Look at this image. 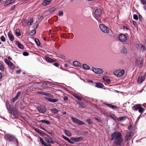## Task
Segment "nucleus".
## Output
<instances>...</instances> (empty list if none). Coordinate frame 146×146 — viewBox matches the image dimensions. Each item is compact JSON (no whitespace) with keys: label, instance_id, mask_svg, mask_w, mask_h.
Listing matches in <instances>:
<instances>
[{"label":"nucleus","instance_id":"1","mask_svg":"<svg viewBox=\"0 0 146 146\" xmlns=\"http://www.w3.org/2000/svg\"><path fill=\"white\" fill-rule=\"evenodd\" d=\"M110 140H114V143L116 146H121L123 139L121 133L118 131H115L111 135Z\"/></svg>","mask_w":146,"mask_h":146},{"label":"nucleus","instance_id":"2","mask_svg":"<svg viewBox=\"0 0 146 146\" xmlns=\"http://www.w3.org/2000/svg\"><path fill=\"white\" fill-rule=\"evenodd\" d=\"M4 138L7 142H13L17 146H18L19 145V142L17 139L13 135L11 134H6L4 135Z\"/></svg>","mask_w":146,"mask_h":146},{"label":"nucleus","instance_id":"3","mask_svg":"<svg viewBox=\"0 0 146 146\" xmlns=\"http://www.w3.org/2000/svg\"><path fill=\"white\" fill-rule=\"evenodd\" d=\"M102 13V10L100 9H97L95 10L94 14L93 13V15L94 17L98 21V19L100 17Z\"/></svg>","mask_w":146,"mask_h":146},{"label":"nucleus","instance_id":"4","mask_svg":"<svg viewBox=\"0 0 146 146\" xmlns=\"http://www.w3.org/2000/svg\"><path fill=\"white\" fill-rule=\"evenodd\" d=\"M99 27L101 31L104 33H108L109 32L110 29L109 28L104 24H100Z\"/></svg>","mask_w":146,"mask_h":146},{"label":"nucleus","instance_id":"5","mask_svg":"<svg viewBox=\"0 0 146 146\" xmlns=\"http://www.w3.org/2000/svg\"><path fill=\"white\" fill-rule=\"evenodd\" d=\"M125 73V71L124 70H122L121 71L118 70L113 72V74L115 75L117 77H120L122 76Z\"/></svg>","mask_w":146,"mask_h":146},{"label":"nucleus","instance_id":"6","mask_svg":"<svg viewBox=\"0 0 146 146\" xmlns=\"http://www.w3.org/2000/svg\"><path fill=\"white\" fill-rule=\"evenodd\" d=\"M72 121L74 123L78 125H82L84 124V123L80 120L75 117H72L71 118Z\"/></svg>","mask_w":146,"mask_h":146},{"label":"nucleus","instance_id":"7","mask_svg":"<svg viewBox=\"0 0 146 146\" xmlns=\"http://www.w3.org/2000/svg\"><path fill=\"white\" fill-rule=\"evenodd\" d=\"M119 40L122 42H125L127 39V37L125 34L120 33L118 36Z\"/></svg>","mask_w":146,"mask_h":146},{"label":"nucleus","instance_id":"8","mask_svg":"<svg viewBox=\"0 0 146 146\" xmlns=\"http://www.w3.org/2000/svg\"><path fill=\"white\" fill-rule=\"evenodd\" d=\"M83 137L81 136L76 138L71 137L70 138L71 141L73 142H77L83 140Z\"/></svg>","mask_w":146,"mask_h":146},{"label":"nucleus","instance_id":"9","mask_svg":"<svg viewBox=\"0 0 146 146\" xmlns=\"http://www.w3.org/2000/svg\"><path fill=\"white\" fill-rule=\"evenodd\" d=\"M136 63L138 66L141 67L142 66L143 64V60L141 57L137 58L136 60Z\"/></svg>","mask_w":146,"mask_h":146},{"label":"nucleus","instance_id":"10","mask_svg":"<svg viewBox=\"0 0 146 146\" xmlns=\"http://www.w3.org/2000/svg\"><path fill=\"white\" fill-rule=\"evenodd\" d=\"M92 70L95 73L97 74H101L103 72V70L101 68H95L94 67L92 68Z\"/></svg>","mask_w":146,"mask_h":146},{"label":"nucleus","instance_id":"11","mask_svg":"<svg viewBox=\"0 0 146 146\" xmlns=\"http://www.w3.org/2000/svg\"><path fill=\"white\" fill-rule=\"evenodd\" d=\"M37 109L40 113H44L46 111V108L44 107L41 106L38 107H37Z\"/></svg>","mask_w":146,"mask_h":146},{"label":"nucleus","instance_id":"12","mask_svg":"<svg viewBox=\"0 0 146 146\" xmlns=\"http://www.w3.org/2000/svg\"><path fill=\"white\" fill-rule=\"evenodd\" d=\"M7 35L9 39L11 41H13L14 40V37L11 31L8 32Z\"/></svg>","mask_w":146,"mask_h":146},{"label":"nucleus","instance_id":"13","mask_svg":"<svg viewBox=\"0 0 146 146\" xmlns=\"http://www.w3.org/2000/svg\"><path fill=\"white\" fill-rule=\"evenodd\" d=\"M52 0H44L43 1L42 5L44 6L48 5L51 2Z\"/></svg>","mask_w":146,"mask_h":146},{"label":"nucleus","instance_id":"14","mask_svg":"<svg viewBox=\"0 0 146 146\" xmlns=\"http://www.w3.org/2000/svg\"><path fill=\"white\" fill-rule=\"evenodd\" d=\"M145 76H141L140 75L138 77L137 82L139 83H141L145 80Z\"/></svg>","mask_w":146,"mask_h":146},{"label":"nucleus","instance_id":"15","mask_svg":"<svg viewBox=\"0 0 146 146\" xmlns=\"http://www.w3.org/2000/svg\"><path fill=\"white\" fill-rule=\"evenodd\" d=\"M45 98L46 101H49L53 103L56 102L58 101V100L56 99H52L51 98Z\"/></svg>","mask_w":146,"mask_h":146},{"label":"nucleus","instance_id":"16","mask_svg":"<svg viewBox=\"0 0 146 146\" xmlns=\"http://www.w3.org/2000/svg\"><path fill=\"white\" fill-rule=\"evenodd\" d=\"M95 87L98 88H101L103 87L104 85L100 82H95Z\"/></svg>","mask_w":146,"mask_h":146},{"label":"nucleus","instance_id":"17","mask_svg":"<svg viewBox=\"0 0 146 146\" xmlns=\"http://www.w3.org/2000/svg\"><path fill=\"white\" fill-rule=\"evenodd\" d=\"M131 138V133L129 132L127 133L125 137V141H127L130 140Z\"/></svg>","mask_w":146,"mask_h":146},{"label":"nucleus","instance_id":"18","mask_svg":"<svg viewBox=\"0 0 146 146\" xmlns=\"http://www.w3.org/2000/svg\"><path fill=\"white\" fill-rule=\"evenodd\" d=\"M104 104L109 108L113 109H116L118 108L115 105H113L109 104Z\"/></svg>","mask_w":146,"mask_h":146},{"label":"nucleus","instance_id":"19","mask_svg":"<svg viewBox=\"0 0 146 146\" xmlns=\"http://www.w3.org/2000/svg\"><path fill=\"white\" fill-rule=\"evenodd\" d=\"M44 140L45 141L49 143L54 144V142L52 141L51 139H50L49 138L45 137L44 138Z\"/></svg>","mask_w":146,"mask_h":146},{"label":"nucleus","instance_id":"20","mask_svg":"<svg viewBox=\"0 0 146 146\" xmlns=\"http://www.w3.org/2000/svg\"><path fill=\"white\" fill-rule=\"evenodd\" d=\"M11 113H12L13 116L15 118H18V115L17 114V112L16 110H14Z\"/></svg>","mask_w":146,"mask_h":146},{"label":"nucleus","instance_id":"21","mask_svg":"<svg viewBox=\"0 0 146 146\" xmlns=\"http://www.w3.org/2000/svg\"><path fill=\"white\" fill-rule=\"evenodd\" d=\"M58 58H60L64 60L65 62H67L68 61L67 58H66L65 56L62 54H59L58 56Z\"/></svg>","mask_w":146,"mask_h":146},{"label":"nucleus","instance_id":"22","mask_svg":"<svg viewBox=\"0 0 146 146\" xmlns=\"http://www.w3.org/2000/svg\"><path fill=\"white\" fill-rule=\"evenodd\" d=\"M45 59L47 62L50 63L53 62L55 61V60H53L48 57H45Z\"/></svg>","mask_w":146,"mask_h":146},{"label":"nucleus","instance_id":"23","mask_svg":"<svg viewBox=\"0 0 146 146\" xmlns=\"http://www.w3.org/2000/svg\"><path fill=\"white\" fill-rule=\"evenodd\" d=\"M73 64L74 66H76L80 67L81 66V64L77 61H73Z\"/></svg>","mask_w":146,"mask_h":146},{"label":"nucleus","instance_id":"24","mask_svg":"<svg viewBox=\"0 0 146 146\" xmlns=\"http://www.w3.org/2000/svg\"><path fill=\"white\" fill-rule=\"evenodd\" d=\"M16 44H17L18 47L20 49H23L24 48L23 46L21 44L19 41H17L16 42Z\"/></svg>","mask_w":146,"mask_h":146},{"label":"nucleus","instance_id":"25","mask_svg":"<svg viewBox=\"0 0 146 146\" xmlns=\"http://www.w3.org/2000/svg\"><path fill=\"white\" fill-rule=\"evenodd\" d=\"M62 137L65 140L67 141L69 143H71V144H73L74 143V142H72L70 139H69V138L66 136H65L64 135H62Z\"/></svg>","mask_w":146,"mask_h":146},{"label":"nucleus","instance_id":"26","mask_svg":"<svg viewBox=\"0 0 146 146\" xmlns=\"http://www.w3.org/2000/svg\"><path fill=\"white\" fill-rule=\"evenodd\" d=\"M15 34L17 36H20L21 35L20 30L19 29H16L15 32Z\"/></svg>","mask_w":146,"mask_h":146},{"label":"nucleus","instance_id":"27","mask_svg":"<svg viewBox=\"0 0 146 146\" xmlns=\"http://www.w3.org/2000/svg\"><path fill=\"white\" fill-rule=\"evenodd\" d=\"M141 104H138L135 105L132 107V109L134 110H137L138 109H139V107H140Z\"/></svg>","mask_w":146,"mask_h":146},{"label":"nucleus","instance_id":"28","mask_svg":"<svg viewBox=\"0 0 146 146\" xmlns=\"http://www.w3.org/2000/svg\"><path fill=\"white\" fill-rule=\"evenodd\" d=\"M141 3L144 5H145L143 7L144 9L146 10V0H140Z\"/></svg>","mask_w":146,"mask_h":146},{"label":"nucleus","instance_id":"29","mask_svg":"<svg viewBox=\"0 0 146 146\" xmlns=\"http://www.w3.org/2000/svg\"><path fill=\"white\" fill-rule=\"evenodd\" d=\"M36 33V31L35 29H33L30 31L29 34V35L31 36H33Z\"/></svg>","mask_w":146,"mask_h":146},{"label":"nucleus","instance_id":"30","mask_svg":"<svg viewBox=\"0 0 146 146\" xmlns=\"http://www.w3.org/2000/svg\"><path fill=\"white\" fill-rule=\"evenodd\" d=\"M64 131L66 135L67 136L70 137L71 136V133L68 131L66 129H64Z\"/></svg>","mask_w":146,"mask_h":146},{"label":"nucleus","instance_id":"31","mask_svg":"<svg viewBox=\"0 0 146 146\" xmlns=\"http://www.w3.org/2000/svg\"><path fill=\"white\" fill-rule=\"evenodd\" d=\"M127 117H126L124 116H122L121 117H120L118 118L117 119L118 121H124L126 119Z\"/></svg>","mask_w":146,"mask_h":146},{"label":"nucleus","instance_id":"32","mask_svg":"<svg viewBox=\"0 0 146 146\" xmlns=\"http://www.w3.org/2000/svg\"><path fill=\"white\" fill-rule=\"evenodd\" d=\"M121 52L123 54H127V50L125 47H122L121 50Z\"/></svg>","mask_w":146,"mask_h":146},{"label":"nucleus","instance_id":"33","mask_svg":"<svg viewBox=\"0 0 146 146\" xmlns=\"http://www.w3.org/2000/svg\"><path fill=\"white\" fill-rule=\"evenodd\" d=\"M83 68L85 70H88L90 69V67L86 64H83L82 65Z\"/></svg>","mask_w":146,"mask_h":146},{"label":"nucleus","instance_id":"34","mask_svg":"<svg viewBox=\"0 0 146 146\" xmlns=\"http://www.w3.org/2000/svg\"><path fill=\"white\" fill-rule=\"evenodd\" d=\"M33 19L32 18H30L27 22V24L31 25L33 22Z\"/></svg>","mask_w":146,"mask_h":146},{"label":"nucleus","instance_id":"35","mask_svg":"<svg viewBox=\"0 0 146 146\" xmlns=\"http://www.w3.org/2000/svg\"><path fill=\"white\" fill-rule=\"evenodd\" d=\"M0 70L1 72H3L4 70V68L2 62L0 61Z\"/></svg>","mask_w":146,"mask_h":146},{"label":"nucleus","instance_id":"36","mask_svg":"<svg viewBox=\"0 0 146 146\" xmlns=\"http://www.w3.org/2000/svg\"><path fill=\"white\" fill-rule=\"evenodd\" d=\"M103 79L104 80L106 81L107 83H109L110 82V79H108L106 76H104L103 77Z\"/></svg>","mask_w":146,"mask_h":146},{"label":"nucleus","instance_id":"37","mask_svg":"<svg viewBox=\"0 0 146 146\" xmlns=\"http://www.w3.org/2000/svg\"><path fill=\"white\" fill-rule=\"evenodd\" d=\"M51 111L52 113H55V114H57L58 112V110L55 108H53L52 109Z\"/></svg>","mask_w":146,"mask_h":146},{"label":"nucleus","instance_id":"38","mask_svg":"<svg viewBox=\"0 0 146 146\" xmlns=\"http://www.w3.org/2000/svg\"><path fill=\"white\" fill-rule=\"evenodd\" d=\"M35 41L38 46H39L40 45V43L38 39L35 38Z\"/></svg>","mask_w":146,"mask_h":146},{"label":"nucleus","instance_id":"39","mask_svg":"<svg viewBox=\"0 0 146 146\" xmlns=\"http://www.w3.org/2000/svg\"><path fill=\"white\" fill-rule=\"evenodd\" d=\"M144 109L141 107V105L140 107L139 108V113H142L143 112Z\"/></svg>","mask_w":146,"mask_h":146},{"label":"nucleus","instance_id":"40","mask_svg":"<svg viewBox=\"0 0 146 146\" xmlns=\"http://www.w3.org/2000/svg\"><path fill=\"white\" fill-rule=\"evenodd\" d=\"M73 95L78 100L80 101L81 100V98L79 96H78L77 94H74Z\"/></svg>","mask_w":146,"mask_h":146},{"label":"nucleus","instance_id":"41","mask_svg":"<svg viewBox=\"0 0 146 146\" xmlns=\"http://www.w3.org/2000/svg\"><path fill=\"white\" fill-rule=\"evenodd\" d=\"M11 4L9 0H6L4 4V6L6 7L8 5Z\"/></svg>","mask_w":146,"mask_h":146},{"label":"nucleus","instance_id":"42","mask_svg":"<svg viewBox=\"0 0 146 146\" xmlns=\"http://www.w3.org/2000/svg\"><path fill=\"white\" fill-rule=\"evenodd\" d=\"M110 117H111L113 119L115 120L116 119V117L115 116V115L113 114H111L110 115Z\"/></svg>","mask_w":146,"mask_h":146},{"label":"nucleus","instance_id":"43","mask_svg":"<svg viewBox=\"0 0 146 146\" xmlns=\"http://www.w3.org/2000/svg\"><path fill=\"white\" fill-rule=\"evenodd\" d=\"M86 121L89 124L92 125V122H91L90 119H88L86 120Z\"/></svg>","mask_w":146,"mask_h":146},{"label":"nucleus","instance_id":"44","mask_svg":"<svg viewBox=\"0 0 146 146\" xmlns=\"http://www.w3.org/2000/svg\"><path fill=\"white\" fill-rule=\"evenodd\" d=\"M40 128L42 129V130H44V131H45L47 132V133H48L49 134H52L51 133H49V132H48L45 129V128L43 127H42L41 126H40V127H39Z\"/></svg>","mask_w":146,"mask_h":146},{"label":"nucleus","instance_id":"45","mask_svg":"<svg viewBox=\"0 0 146 146\" xmlns=\"http://www.w3.org/2000/svg\"><path fill=\"white\" fill-rule=\"evenodd\" d=\"M9 109L10 111L11 112L14 110V108L13 107L12 105H9Z\"/></svg>","mask_w":146,"mask_h":146},{"label":"nucleus","instance_id":"46","mask_svg":"<svg viewBox=\"0 0 146 146\" xmlns=\"http://www.w3.org/2000/svg\"><path fill=\"white\" fill-rule=\"evenodd\" d=\"M133 18L135 20H137L138 19V16L136 14H135L133 15Z\"/></svg>","mask_w":146,"mask_h":146},{"label":"nucleus","instance_id":"47","mask_svg":"<svg viewBox=\"0 0 146 146\" xmlns=\"http://www.w3.org/2000/svg\"><path fill=\"white\" fill-rule=\"evenodd\" d=\"M88 81L91 83V85L92 86H94L95 85V82H94L92 80H88Z\"/></svg>","mask_w":146,"mask_h":146},{"label":"nucleus","instance_id":"48","mask_svg":"<svg viewBox=\"0 0 146 146\" xmlns=\"http://www.w3.org/2000/svg\"><path fill=\"white\" fill-rule=\"evenodd\" d=\"M1 40L3 42H5V39L3 36H2L1 37Z\"/></svg>","mask_w":146,"mask_h":146},{"label":"nucleus","instance_id":"49","mask_svg":"<svg viewBox=\"0 0 146 146\" xmlns=\"http://www.w3.org/2000/svg\"><path fill=\"white\" fill-rule=\"evenodd\" d=\"M23 54L25 56H28L29 54L28 52H23Z\"/></svg>","mask_w":146,"mask_h":146},{"label":"nucleus","instance_id":"50","mask_svg":"<svg viewBox=\"0 0 146 146\" xmlns=\"http://www.w3.org/2000/svg\"><path fill=\"white\" fill-rule=\"evenodd\" d=\"M9 66H10L11 68H14V66L12 63H11V62H10L9 64Z\"/></svg>","mask_w":146,"mask_h":146},{"label":"nucleus","instance_id":"51","mask_svg":"<svg viewBox=\"0 0 146 146\" xmlns=\"http://www.w3.org/2000/svg\"><path fill=\"white\" fill-rule=\"evenodd\" d=\"M56 10V9L54 7H52L50 9V12L51 13H53L54 11Z\"/></svg>","mask_w":146,"mask_h":146},{"label":"nucleus","instance_id":"52","mask_svg":"<svg viewBox=\"0 0 146 146\" xmlns=\"http://www.w3.org/2000/svg\"><path fill=\"white\" fill-rule=\"evenodd\" d=\"M17 99V97H15L12 99L11 101L13 102V103H14Z\"/></svg>","mask_w":146,"mask_h":146},{"label":"nucleus","instance_id":"53","mask_svg":"<svg viewBox=\"0 0 146 146\" xmlns=\"http://www.w3.org/2000/svg\"><path fill=\"white\" fill-rule=\"evenodd\" d=\"M15 5H14L12 6L11 7L10 9V11H12L15 8Z\"/></svg>","mask_w":146,"mask_h":146},{"label":"nucleus","instance_id":"54","mask_svg":"<svg viewBox=\"0 0 146 146\" xmlns=\"http://www.w3.org/2000/svg\"><path fill=\"white\" fill-rule=\"evenodd\" d=\"M21 94V92H17L16 95L15 96V97H17V98H18L19 97V96Z\"/></svg>","mask_w":146,"mask_h":146},{"label":"nucleus","instance_id":"55","mask_svg":"<svg viewBox=\"0 0 146 146\" xmlns=\"http://www.w3.org/2000/svg\"><path fill=\"white\" fill-rule=\"evenodd\" d=\"M63 15V12L62 11H60L58 12V15L60 16H62Z\"/></svg>","mask_w":146,"mask_h":146},{"label":"nucleus","instance_id":"56","mask_svg":"<svg viewBox=\"0 0 146 146\" xmlns=\"http://www.w3.org/2000/svg\"><path fill=\"white\" fill-rule=\"evenodd\" d=\"M44 92L38 91L37 92V93L38 94L44 95Z\"/></svg>","mask_w":146,"mask_h":146},{"label":"nucleus","instance_id":"57","mask_svg":"<svg viewBox=\"0 0 146 146\" xmlns=\"http://www.w3.org/2000/svg\"><path fill=\"white\" fill-rule=\"evenodd\" d=\"M44 95H45V96H47L48 97H50L51 95H50V94L49 93H45L44 92Z\"/></svg>","mask_w":146,"mask_h":146},{"label":"nucleus","instance_id":"58","mask_svg":"<svg viewBox=\"0 0 146 146\" xmlns=\"http://www.w3.org/2000/svg\"><path fill=\"white\" fill-rule=\"evenodd\" d=\"M10 62L8 60H5V63L7 64V65L8 66H9V64Z\"/></svg>","mask_w":146,"mask_h":146},{"label":"nucleus","instance_id":"59","mask_svg":"<svg viewBox=\"0 0 146 146\" xmlns=\"http://www.w3.org/2000/svg\"><path fill=\"white\" fill-rule=\"evenodd\" d=\"M39 139L41 143L42 144L44 141H45L41 137H39Z\"/></svg>","mask_w":146,"mask_h":146},{"label":"nucleus","instance_id":"60","mask_svg":"<svg viewBox=\"0 0 146 146\" xmlns=\"http://www.w3.org/2000/svg\"><path fill=\"white\" fill-rule=\"evenodd\" d=\"M133 24L134 25L135 27H137L138 26L137 25V23H136V22H135V21H133Z\"/></svg>","mask_w":146,"mask_h":146},{"label":"nucleus","instance_id":"61","mask_svg":"<svg viewBox=\"0 0 146 146\" xmlns=\"http://www.w3.org/2000/svg\"><path fill=\"white\" fill-rule=\"evenodd\" d=\"M44 123L48 125H49L50 124V122L49 121L46 120H45Z\"/></svg>","mask_w":146,"mask_h":146},{"label":"nucleus","instance_id":"62","mask_svg":"<svg viewBox=\"0 0 146 146\" xmlns=\"http://www.w3.org/2000/svg\"><path fill=\"white\" fill-rule=\"evenodd\" d=\"M53 65H54V66H55L56 67H58L59 66V64L57 62H55L54 64H53Z\"/></svg>","mask_w":146,"mask_h":146},{"label":"nucleus","instance_id":"63","mask_svg":"<svg viewBox=\"0 0 146 146\" xmlns=\"http://www.w3.org/2000/svg\"><path fill=\"white\" fill-rule=\"evenodd\" d=\"M94 119L96 120V121H98V122H100V121H101V120L100 119H98L96 117H95Z\"/></svg>","mask_w":146,"mask_h":146},{"label":"nucleus","instance_id":"64","mask_svg":"<svg viewBox=\"0 0 146 146\" xmlns=\"http://www.w3.org/2000/svg\"><path fill=\"white\" fill-rule=\"evenodd\" d=\"M123 28L124 30H125V29H126V30H129V29L127 27L125 26H123Z\"/></svg>","mask_w":146,"mask_h":146}]
</instances>
